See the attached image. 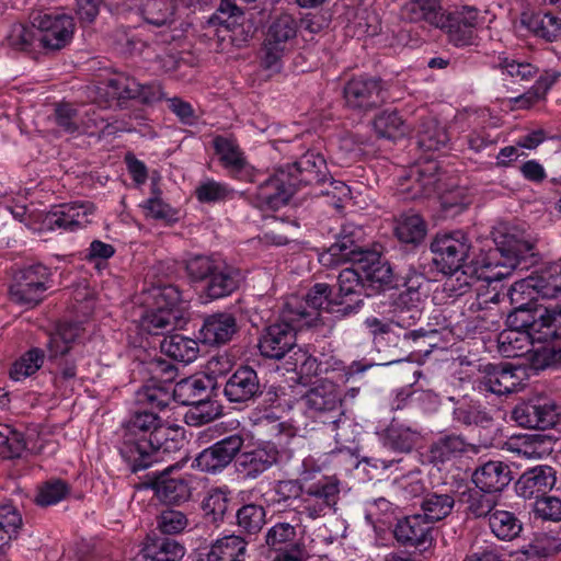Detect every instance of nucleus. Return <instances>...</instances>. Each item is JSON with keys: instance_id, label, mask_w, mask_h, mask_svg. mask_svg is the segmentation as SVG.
Returning <instances> with one entry per match:
<instances>
[{"instance_id": "nucleus-27", "label": "nucleus", "mask_w": 561, "mask_h": 561, "mask_svg": "<svg viewBox=\"0 0 561 561\" xmlns=\"http://www.w3.org/2000/svg\"><path fill=\"white\" fill-rule=\"evenodd\" d=\"M339 293L335 296L345 304L339 310H343V314L353 312L362 302V291L366 290L363 273L359 267L344 268L337 276Z\"/></svg>"}, {"instance_id": "nucleus-5", "label": "nucleus", "mask_w": 561, "mask_h": 561, "mask_svg": "<svg viewBox=\"0 0 561 561\" xmlns=\"http://www.w3.org/2000/svg\"><path fill=\"white\" fill-rule=\"evenodd\" d=\"M311 459L302 462L301 481L305 482L302 499L300 500V513L316 519L324 516L333 510L340 499V481L335 477L321 476L311 481V472L307 466Z\"/></svg>"}, {"instance_id": "nucleus-2", "label": "nucleus", "mask_w": 561, "mask_h": 561, "mask_svg": "<svg viewBox=\"0 0 561 561\" xmlns=\"http://www.w3.org/2000/svg\"><path fill=\"white\" fill-rule=\"evenodd\" d=\"M320 261L324 265H340L346 262L358 265L368 291L366 296L394 285V274L390 264L375 253L363 252L360 247L347 236L331 244L321 255Z\"/></svg>"}, {"instance_id": "nucleus-22", "label": "nucleus", "mask_w": 561, "mask_h": 561, "mask_svg": "<svg viewBox=\"0 0 561 561\" xmlns=\"http://www.w3.org/2000/svg\"><path fill=\"white\" fill-rule=\"evenodd\" d=\"M512 416L520 426L546 430L557 422V405L546 401L523 402L514 408Z\"/></svg>"}, {"instance_id": "nucleus-26", "label": "nucleus", "mask_w": 561, "mask_h": 561, "mask_svg": "<svg viewBox=\"0 0 561 561\" xmlns=\"http://www.w3.org/2000/svg\"><path fill=\"white\" fill-rule=\"evenodd\" d=\"M512 471L507 463L490 460L479 466L472 473V482L477 489L496 494L510 484Z\"/></svg>"}, {"instance_id": "nucleus-7", "label": "nucleus", "mask_w": 561, "mask_h": 561, "mask_svg": "<svg viewBox=\"0 0 561 561\" xmlns=\"http://www.w3.org/2000/svg\"><path fill=\"white\" fill-rule=\"evenodd\" d=\"M51 276L50 270L43 264L30 265L18 271L9 289L11 301L31 308L37 306L53 286Z\"/></svg>"}, {"instance_id": "nucleus-34", "label": "nucleus", "mask_w": 561, "mask_h": 561, "mask_svg": "<svg viewBox=\"0 0 561 561\" xmlns=\"http://www.w3.org/2000/svg\"><path fill=\"white\" fill-rule=\"evenodd\" d=\"M440 0H409L401 9L402 16L410 22H424L438 28L445 14Z\"/></svg>"}, {"instance_id": "nucleus-63", "label": "nucleus", "mask_w": 561, "mask_h": 561, "mask_svg": "<svg viewBox=\"0 0 561 561\" xmlns=\"http://www.w3.org/2000/svg\"><path fill=\"white\" fill-rule=\"evenodd\" d=\"M10 43L14 48L23 51H34L42 48L38 45L37 30L32 24L31 26L15 25L10 35Z\"/></svg>"}, {"instance_id": "nucleus-21", "label": "nucleus", "mask_w": 561, "mask_h": 561, "mask_svg": "<svg viewBox=\"0 0 561 561\" xmlns=\"http://www.w3.org/2000/svg\"><path fill=\"white\" fill-rule=\"evenodd\" d=\"M94 209V205L90 202L65 204L49 213L46 220L51 228L75 231L91 222L90 216L93 215Z\"/></svg>"}, {"instance_id": "nucleus-6", "label": "nucleus", "mask_w": 561, "mask_h": 561, "mask_svg": "<svg viewBox=\"0 0 561 561\" xmlns=\"http://www.w3.org/2000/svg\"><path fill=\"white\" fill-rule=\"evenodd\" d=\"M30 23L37 30L38 45L45 50H60L75 33L71 15L60 10L37 9L30 14Z\"/></svg>"}, {"instance_id": "nucleus-11", "label": "nucleus", "mask_w": 561, "mask_h": 561, "mask_svg": "<svg viewBox=\"0 0 561 561\" xmlns=\"http://www.w3.org/2000/svg\"><path fill=\"white\" fill-rule=\"evenodd\" d=\"M161 421L162 419L154 411L138 408L133 412L125 424L119 447L121 455L127 462L135 461V455H139L140 440H147Z\"/></svg>"}, {"instance_id": "nucleus-10", "label": "nucleus", "mask_w": 561, "mask_h": 561, "mask_svg": "<svg viewBox=\"0 0 561 561\" xmlns=\"http://www.w3.org/2000/svg\"><path fill=\"white\" fill-rule=\"evenodd\" d=\"M297 33L295 19L289 14H282L271 24L262 48V65L264 68H278V65L288 50L289 42Z\"/></svg>"}, {"instance_id": "nucleus-48", "label": "nucleus", "mask_w": 561, "mask_h": 561, "mask_svg": "<svg viewBox=\"0 0 561 561\" xmlns=\"http://www.w3.org/2000/svg\"><path fill=\"white\" fill-rule=\"evenodd\" d=\"M145 21L156 26L169 25L174 21L175 4L172 0H145L140 7Z\"/></svg>"}, {"instance_id": "nucleus-20", "label": "nucleus", "mask_w": 561, "mask_h": 561, "mask_svg": "<svg viewBox=\"0 0 561 561\" xmlns=\"http://www.w3.org/2000/svg\"><path fill=\"white\" fill-rule=\"evenodd\" d=\"M284 168L297 182V190L302 185L324 184L329 180L327 162L320 153L308 151L296 162Z\"/></svg>"}, {"instance_id": "nucleus-8", "label": "nucleus", "mask_w": 561, "mask_h": 561, "mask_svg": "<svg viewBox=\"0 0 561 561\" xmlns=\"http://www.w3.org/2000/svg\"><path fill=\"white\" fill-rule=\"evenodd\" d=\"M345 105L358 112H369L380 107L387 99L382 81L375 77L351 78L343 89Z\"/></svg>"}, {"instance_id": "nucleus-16", "label": "nucleus", "mask_w": 561, "mask_h": 561, "mask_svg": "<svg viewBox=\"0 0 561 561\" xmlns=\"http://www.w3.org/2000/svg\"><path fill=\"white\" fill-rule=\"evenodd\" d=\"M244 444L243 436L232 434L201 451L194 465L205 472H218L225 469L240 453Z\"/></svg>"}, {"instance_id": "nucleus-50", "label": "nucleus", "mask_w": 561, "mask_h": 561, "mask_svg": "<svg viewBox=\"0 0 561 561\" xmlns=\"http://www.w3.org/2000/svg\"><path fill=\"white\" fill-rule=\"evenodd\" d=\"M45 353L38 347H32L21 355L11 366L10 378L20 381L33 376L44 364Z\"/></svg>"}, {"instance_id": "nucleus-18", "label": "nucleus", "mask_w": 561, "mask_h": 561, "mask_svg": "<svg viewBox=\"0 0 561 561\" xmlns=\"http://www.w3.org/2000/svg\"><path fill=\"white\" fill-rule=\"evenodd\" d=\"M224 394L228 401L248 403L262 394L257 373L250 366H240L227 379Z\"/></svg>"}, {"instance_id": "nucleus-47", "label": "nucleus", "mask_w": 561, "mask_h": 561, "mask_svg": "<svg viewBox=\"0 0 561 561\" xmlns=\"http://www.w3.org/2000/svg\"><path fill=\"white\" fill-rule=\"evenodd\" d=\"M466 451V443L459 435H445L435 440L430 447V458L433 462L444 463Z\"/></svg>"}, {"instance_id": "nucleus-36", "label": "nucleus", "mask_w": 561, "mask_h": 561, "mask_svg": "<svg viewBox=\"0 0 561 561\" xmlns=\"http://www.w3.org/2000/svg\"><path fill=\"white\" fill-rule=\"evenodd\" d=\"M172 400L174 399L171 387L157 380H148L136 393V403L149 411L164 410Z\"/></svg>"}, {"instance_id": "nucleus-1", "label": "nucleus", "mask_w": 561, "mask_h": 561, "mask_svg": "<svg viewBox=\"0 0 561 561\" xmlns=\"http://www.w3.org/2000/svg\"><path fill=\"white\" fill-rule=\"evenodd\" d=\"M434 262L444 274H450V290L463 295V287H471L480 279H500L517 268L531 250L526 242L516 241L495 248L477 257L469 238L462 231L437 234L431 243Z\"/></svg>"}, {"instance_id": "nucleus-52", "label": "nucleus", "mask_w": 561, "mask_h": 561, "mask_svg": "<svg viewBox=\"0 0 561 561\" xmlns=\"http://www.w3.org/2000/svg\"><path fill=\"white\" fill-rule=\"evenodd\" d=\"M512 444L514 449L526 458H542L552 449L551 437L542 434L524 435Z\"/></svg>"}, {"instance_id": "nucleus-60", "label": "nucleus", "mask_w": 561, "mask_h": 561, "mask_svg": "<svg viewBox=\"0 0 561 561\" xmlns=\"http://www.w3.org/2000/svg\"><path fill=\"white\" fill-rule=\"evenodd\" d=\"M154 306L160 309H180L182 317L186 310V301L182 299L179 288L174 285H165L153 289Z\"/></svg>"}, {"instance_id": "nucleus-43", "label": "nucleus", "mask_w": 561, "mask_h": 561, "mask_svg": "<svg viewBox=\"0 0 561 561\" xmlns=\"http://www.w3.org/2000/svg\"><path fill=\"white\" fill-rule=\"evenodd\" d=\"M449 136L436 119H423L417 129V145L425 152L438 151L447 146Z\"/></svg>"}, {"instance_id": "nucleus-4", "label": "nucleus", "mask_w": 561, "mask_h": 561, "mask_svg": "<svg viewBox=\"0 0 561 561\" xmlns=\"http://www.w3.org/2000/svg\"><path fill=\"white\" fill-rule=\"evenodd\" d=\"M345 304L332 296V289L328 284H314L305 296H288L280 308L282 319L293 321L300 328L316 325L321 311L341 312L339 310Z\"/></svg>"}, {"instance_id": "nucleus-42", "label": "nucleus", "mask_w": 561, "mask_h": 561, "mask_svg": "<svg viewBox=\"0 0 561 561\" xmlns=\"http://www.w3.org/2000/svg\"><path fill=\"white\" fill-rule=\"evenodd\" d=\"M500 500V494L481 491L480 489L463 494V502L467 505L466 512L473 518L489 519L490 515L501 506Z\"/></svg>"}, {"instance_id": "nucleus-46", "label": "nucleus", "mask_w": 561, "mask_h": 561, "mask_svg": "<svg viewBox=\"0 0 561 561\" xmlns=\"http://www.w3.org/2000/svg\"><path fill=\"white\" fill-rule=\"evenodd\" d=\"M454 505L455 500L450 494L428 493L421 504L422 515L433 525L446 518L451 513Z\"/></svg>"}, {"instance_id": "nucleus-9", "label": "nucleus", "mask_w": 561, "mask_h": 561, "mask_svg": "<svg viewBox=\"0 0 561 561\" xmlns=\"http://www.w3.org/2000/svg\"><path fill=\"white\" fill-rule=\"evenodd\" d=\"M180 443L179 427H173L162 420L147 440H140L139 455H135V461H128L131 471L137 472L150 467L157 461L160 451H174L180 448Z\"/></svg>"}, {"instance_id": "nucleus-51", "label": "nucleus", "mask_w": 561, "mask_h": 561, "mask_svg": "<svg viewBox=\"0 0 561 561\" xmlns=\"http://www.w3.org/2000/svg\"><path fill=\"white\" fill-rule=\"evenodd\" d=\"M419 433L397 423H391L385 431V446L401 453H409L419 440Z\"/></svg>"}, {"instance_id": "nucleus-24", "label": "nucleus", "mask_w": 561, "mask_h": 561, "mask_svg": "<svg viewBox=\"0 0 561 561\" xmlns=\"http://www.w3.org/2000/svg\"><path fill=\"white\" fill-rule=\"evenodd\" d=\"M306 408L313 416L324 413H337L342 397L337 386L330 380H322L309 389L302 397Z\"/></svg>"}, {"instance_id": "nucleus-13", "label": "nucleus", "mask_w": 561, "mask_h": 561, "mask_svg": "<svg viewBox=\"0 0 561 561\" xmlns=\"http://www.w3.org/2000/svg\"><path fill=\"white\" fill-rule=\"evenodd\" d=\"M291 173L280 168L262 182L255 193V205L262 210H277L288 204L297 191Z\"/></svg>"}, {"instance_id": "nucleus-15", "label": "nucleus", "mask_w": 561, "mask_h": 561, "mask_svg": "<svg viewBox=\"0 0 561 561\" xmlns=\"http://www.w3.org/2000/svg\"><path fill=\"white\" fill-rule=\"evenodd\" d=\"M440 182L437 162L428 160L409 171L400 183V190L410 199L430 197L443 191Z\"/></svg>"}, {"instance_id": "nucleus-39", "label": "nucleus", "mask_w": 561, "mask_h": 561, "mask_svg": "<svg viewBox=\"0 0 561 561\" xmlns=\"http://www.w3.org/2000/svg\"><path fill=\"white\" fill-rule=\"evenodd\" d=\"M160 350L170 358L191 363L197 358L199 347L198 343L181 334H171L165 336L160 343Z\"/></svg>"}, {"instance_id": "nucleus-59", "label": "nucleus", "mask_w": 561, "mask_h": 561, "mask_svg": "<svg viewBox=\"0 0 561 561\" xmlns=\"http://www.w3.org/2000/svg\"><path fill=\"white\" fill-rule=\"evenodd\" d=\"M238 526L248 534H256L265 523V511L256 504L243 505L237 512Z\"/></svg>"}, {"instance_id": "nucleus-29", "label": "nucleus", "mask_w": 561, "mask_h": 561, "mask_svg": "<svg viewBox=\"0 0 561 561\" xmlns=\"http://www.w3.org/2000/svg\"><path fill=\"white\" fill-rule=\"evenodd\" d=\"M519 378L515 375L510 364L492 365L484 367V375L479 380V389L495 394H507L517 390Z\"/></svg>"}, {"instance_id": "nucleus-32", "label": "nucleus", "mask_w": 561, "mask_h": 561, "mask_svg": "<svg viewBox=\"0 0 561 561\" xmlns=\"http://www.w3.org/2000/svg\"><path fill=\"white\" fill-rule=\"evenodd\" d=\"M185 322V317H182L180 309L167 310L154 306L142 317L141 327L148 333L159 335L182 328Z\"/></svg>"}, {"instance_id": "nucleus-28", "label": "nucleus", "mask_w": 561, "mask_h": 561, "mask_svg": "<svg viewBox=\"0 0 561 561\" xmlns=\"http://www.w3.org/2000/svg\"><path fill=\"white\" fill-rule=\"evenodd\" d=\"M213 147L228 173L233 178H240L248 167V160L237 139L232 136L217 135L213 139Z\"/></svg>"}, {"instance_id": "nucleus-23", "label": "nucleus", "mask_w": 561, "mask_h": 561, "mask_svg": "<svg viewBox=\"0 0 561 561\" xmlns=\"http://www.w3.org/2000/svg\"><path fill=\"white\" fill-rule=\"evenodd\" d=\"M99 91L104 93L107 102L115 101L121 104L127 100L138 99L142 102L149 101V88L141 85L135 78L126 73H114L99 87Z\"/></svg>"}, {"instance_id": "nucleus-30", "label": "nucleus", "mask_w": 561, "mask_h": 561, "mask_svg": "<svg viewBox=\"0 0 561 561\" xmlns=\"http://www.w3.org/2000/svg\"><path fill=\"white\" fill-rule=\"evenodd\" d=\"M237 320L233 314L219 312L208 316L201 329L205 343L210 345L226 344L237 332Z\"/></svg>"}, {"instance_id": "nucleus-56", "label": "nucleus", "mask_w": 561, "mask_h": 561, "mask_svg": "<svg viewBox=\"0 0 561 561\" xmlns=\"http://www.w3.org/2000/svg\"><path fill=\"white\" fill-rule=\"evenodd\" d=\"M374 128L378 136L396 139L402 137L407 127L398 112H382L374 119Z\"/></svg>"}, {"instance_id": "nucleus-37", "label": "nucleus", "mask_w": 561, "mask_h": 561, "mask_svg": "<svg viewBox=\"0 0 561 561\" xmlns=\"http://www.w3.org/2000/svg\"><path fill=\"white\" fill-rule=\"evenodd\" d=\"M230 493L228 486H216L207 491L201 506L209 523L218 525L224 522L231 501Z\"/></svg>"}, {"instance_id": "nucleus-58", "label": "nucleus", "mask_w": 561, "mask_h": 561, "mask_svg": "<svg viewBox=\"0 0 561 561\" xmlns=\"http://www.w3.org/2000/svg\"><path fill=\"white\" fill-rule=\"evenodd\" d=\"M195 196L201 203H218L231 198L233 190L225 183L207 180L195 188Z\"/></svg>"}, {"instance_id": "nucleus-61", "label": "nucleus", "mask_w": 561, "mask_h": 561, "mask_svg": "<svg viewBox=\"0 0 561 561\" xmlns=\"http://www.w3.org/2000/svg\"><path fill=\"white\" fill-rule=\"evenodd\" d=\"M22 526L20 512L11 504L0 506V542L15 537Z\"/></svg>"}, {"instance_id": "nucleus-14", "label": "nucleus", "mask_w": 561, "mask_h": 561, "mask_svg": "<svg viewBox=\"0 0 561 561\" xmlns=\"http://www.w3.org/2000/svg\"><path fill=\"white\" fill-rule=\"evenodd\" d=\"M302 328L293 321L282 319L263 331L259 340L261 355L271 359H280L296 346V332Z\"/></svg>"}, {"instance_id": "nucleus-55", "label": "nucleus", "mask_w": 561, "mask_h": 561, "mask_svg": "<svg viewBox=\"0 0 561 561\" xmlns=\"http://www.w3.org/2000/svg\"><path fill=\"white\" fill-rule=\"evenodd\" d=\"M394 231L401 242L419 243L425 237L426 227L419 215H403L398 220Z\"/></svg>"}, {"instance_id": "nucleus-17", "label": "nucleus", "mask_w": 561, "mask_h": 561, "mask_svg": "<svg viewBox=\"0 0 561 561\" xmlns=\"http://www.w3.org/2000/svg\"><path fill=\"white\" fill-rule=\"evenodd\" d=\"M183 461L167 467L151 480L156 496L165 504L180 505L190 500L192 491L188 481L174 471L182 467Z\"/></svg>"}, {"instance_id": "nucleus-49", "label": "nucleus", "mask_w": 561, "mask_h": 561, "mask_svg": "<svg viewBox=\"0 0 561 561\" xmlns=\"http://www.w3.org/2000/svg\"><path fill=\"white\" fill-rule=\"evenodd\" d=\"M172 392L173 399L184 405H191L208 397L205 380L196 377H188L176 382Z\"/></svg>"}, {"instance_id": "nucleus-38", "label": "nucleus", "mask_w": 561, "mask_h": 561, "mask_svg": "<svg viewBox=\"0 0 561 561\" xmlns=\"http://www.w3.org/2000/svg\"><path fill=\"white\" fill-rule=\"evenodd\" d=\"M247 541L240 536H226L216 540L209 552L207 561H245Z\"/></svg>"}, {"instance_id": "nucleus-19", "label": "nucleus", "mask_w": 561, "mask_h": 561, "mask_svg": "<svg viewBox=\"0 0 561 561\" xmlns=\"http://www.w3.org/2000/svg\"><path fill=\"white\" fill-rule=\"evenodd\" d=\"M433 531V525L422 514H414L399 519L393 535L404 546L426 550L434 541Z\"/></svg>"}, {"instance_id": "nucleus-57", "label": "nucleus", "mask_w": 561, "mask_h": 561, "mask_svg": "<svg viewBox=\"0 0 561 561\" xmlns=\"http://www.w3.org/2000/svg\"><path fill=\"white\" fill-rule=\"evenodd\" d=\"M70 492V485L61 479H50L38 486L36 503L41 506L57 504Z\"/></svg>"}, {"instance_id": "nucleus-33", "label": "nucleus", "mask_w": 561, "mask_h": 561, "mask_svg": "<svg viewBox=\"0 0 561 561\" xmlns=\"http://www.w3.org/2000/svg\"><path fill=\"white\" fill-rule=\"evenodd\" d=\"M520 22L536 37L549 43L561 41V18L552 13H524Z\"/></svg>"}, {"instance_id": "nucleus-45", "label": "nucleus", "mask_w": 561, "mask_h": 561, "mask_svg": "<svg viewBox=\"0 0 561 561\" xmlns=\"http://www.w3.org/2000/svg\"><path fill=\"white\" fill-rule=\"evenodd\" d=\"M543 308L534 310L519 307L507 317L508 325L515 331H525L534 339L541 334V330L536 324H541Z\"/></svg>"}, {"instance_id": "nucleus-31", "label": "nucleus", "mask_w": 561, "mask_h": 561, "mask_svg": "<svg viewBox=\"0 0 561 561\" xmlns=\"http://www.w3.org/2000/svg\"><path fill=\"white\" fill-rule=\"evenodd\" d=\"M278 459V450L274 446H263L251 451L241 453L237 459L239 470L249 478H256Z\"/></svg>"}, {"instance_id": "nucleus-3", "label": "nucleus", "mask_w": 561, "mask_h": 561, "mask_svg": "<svg viewBox=\"0 0 561 561\" xmlns=\"http://www.w3.org/2000/svg\"><path fill=\"white\" fill-rule=\"evenodd\" d=\"M185 271L193 282H205L203 291L210 299L231 295L242 282L239 268L206 255L188 259L185 262Z\"/></svg>"}, {"instance_id": "nucleus-53", "label": "nucleus", "mask_w": 561, "mask_h": 561, "mask_svg": "<svg viewBox=\"0 0 561 561\" xmlns=\"http://www.w3.org/2000/svg\"><path fill=\"white\" fill-rule=\"evenodd\" d=\"M530 286L542 298L557 299L561 297V263L549 266L541 274L533 279Z\"/></svg>"}, {"instance_id": "nucleus-35", "label": "nucleus", "mask_w": 561, "mask_h": 561, "mask_svg": "<svg viewBox=\"0 0 561 561\" xmlns=\"http://www.w3.org/2000/svg\"><path fill=\"white\" fill-rule=\"evenodd\" d=\"M298 527H300L299 520L296 525L287 522L276 523L265 535L266 545L278 552L291 551L296 546L306 548L304 537L297 531Z\"/></svg>"}, {"instance_id": "nucleus-64", "label": "nucleus", "mask_w": 561, "mask_h": 561, "mask_svg": "<svg viewBox=\"0 0 561 561\" xmlns=\"http://www.w3.org/2000/svg\"><path fill=\"white\" fill-rule=\"evenodd\" d=\"M541 334L537 336L538 341H551L561 339V308H543L541 324H536Z\"/></svg>"}, {"instance_id": "nucleus-25", "label": "nucleus", "mask_w": 561, "mask_h": 561, "mask_svg": "<svg viewBox=\"0 0 561 561\" xmlns=\"http://www.w3.org/2000/svg\"><path fill=\"white\" fill-rule=\"evenodd\" d=\"M556 470L550 466H536L525 471L516 483L517 493L524 499H539L556 484Z\"/></svg>"}, {"instance_id": "nucleus-41", "label": "nucleus", "mask_w": 561, "mask_h": 561, "mask_svg": "<svg viewBox=\"0 0 561 561\" xmlns=\"http://www.w3.org/2000/svg\"><path fill=\"white\" fill-rule=\"evenodd\" d=\"M79 336V328L71 323H61L56 330L49 333L46 344L48 351V359L56 362L60 357H65L72 348L73 342Z\"/></svg>"}, {"instance_id": "nucleus-44", "label": "nucleus", "mask_w": 561, "mask_h": 561, "mask_svg": "<svg viewBox=\"0 0 561 561\" xmlns=\"http://www.w3.org/2000/svg\"><path fill=\"white\" fill-rule=\"evenodd\" d=\"M144 552L152 561H179L183 558L185 548L173 538L154 537L146 543Z\"/></svg>"}, {"instance_id": "nucleus-62", "label": "nucleus", "mask_w": 561, "mask_h": 561, "mask_svg": "<svg viewBox=\"0 0 561 561\" xmlns=\"http://www.w3.org/2000/svg\"><path fill=\"white\" fill-rule=\"evenodd\" d=\"M454 417L465 425L484 426L492 421V417L479 404L465 403L454 410Z\"/></svg>"}, {"instance_id": "nucleus-12", "label": "nucleus", "mask_w": 561, "mask_h": 561, "mask_svg": "<svg viewBox=\"0 0 561 561\" xmlns=\"http://www.w3.org/2000/svg\"><path fill=\"white\" fill-rule=\"evenodd\" d=\"M479 23V10L463 5L450 11L446 10L438 28L447 34L449 42L455 46H468L472 45L477 38Z\"/></svg>"}, {"instance_id": "nucleus-40", "label": "nucleus", "mask_w": 561, "mask_h": 561, "mask_svg": "<svg viewBox=\"0 0 561 561\" xmlns=\"http://www.w3.org/2000/svg\"><path fill=\"white\" fill-rule=\"evenodd\" d=\"M488 525L491 533L503 541L517 538L523 530L520 519L513 512L500 507L490 515Z\"/></svg>"}, {"instance_id": "nucleus-54", "label": "nucleus", "mask_w": 561, "mask_h": 561, "mask_svg": "<svg viewBox=\"0 0 561 561\" xmlns=\"http://www.w3.org/2000/svg\"><path fill=\"white\" fill-rule=\"evenodd\" d=\"M190 407L184 415L185 423L190 426L208 424L221 415L220 407L215 401L207 400L206 398Z\"/></svg>"}]
</instances>
